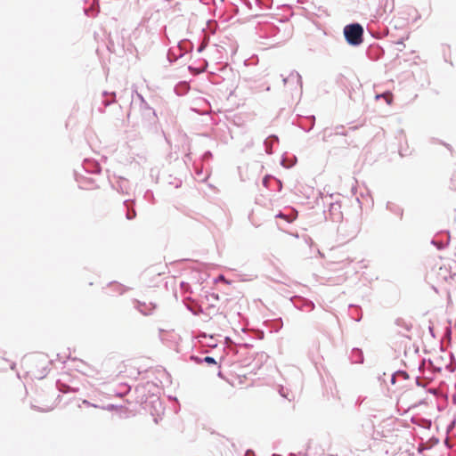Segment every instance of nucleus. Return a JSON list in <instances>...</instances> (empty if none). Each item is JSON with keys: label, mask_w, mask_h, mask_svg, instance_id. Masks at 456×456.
<instances>
[{"label": "nucleus", "mask_w": 456, "mask_h": 456, "mask_svg": "<svg viewBox=\"0 0 456 456\" xmlns=\"http://www.w3.org/2000/svg\"><path fill=\"white\" fill-rule=\"evenodd\" d=\"M363 29L360 24L347 25L344 28L346 41L353 45H358L362 42Z\"/></svg>", "instance_id": "1"}, {"label": "nucleus", "mask_w": 456, "mask_h": 456, "mask_svg": "<svg viewBox=\"0 0 456 456\" xmlns=\"http://www.w3.org/2000/svg\"><path fill=\"white\" fill-rule=\"evenodd\" d=\"M208 364H216V360L213 357L206 356L203 360Z\"/></svg>", "instance_id": "2"}, {"label": "nucleus", "mask_w": 456, "mask_h": 456, "mask_svg": "<svg viewBox=\"0 0 456 456\" xmlns=\"http://www.w3.org/2000/svg\"><path fill=\"white\" fill-rule=\"evenodd\" d=\"M142 35V31L135 29L131 37H133L134 40L138 39Z\"/></svg>", "instance_id": "3"}, {"label": "nucleus", "mask_w": 456, "mask_h": 456, "mask_svg": "<svg viewBox=\"0 0 456 456\" xmlns=\"http://www.w3.org/2000/svg\"><path fill=\"white\" fill-rule=\"evenodd\" d=\"M33 408L38 411H42V412H47V411H53V406H50V407H47L46 409H40L37 406H33Z\"/></svg>", "instance_id": "4"}, {"label": "nucleus", "mask_w": 456, "mask_h": 456, "mask_svg": "<svg viewBox=\"0 0 456 456\" xmlns=\"http://www.w3.org/2000/svg\"><path fill=\"white\" fill-rule=\"evenodd\" d=\"M219 280H220V281H224V283H227V284L229 283V281H226V280H225V278H224L223 275H220V276H219Z\"/></svg>", "instance_id": "5"}]
</instances>
